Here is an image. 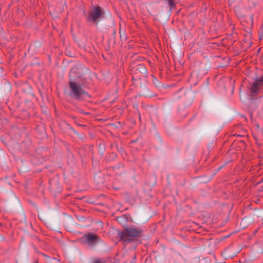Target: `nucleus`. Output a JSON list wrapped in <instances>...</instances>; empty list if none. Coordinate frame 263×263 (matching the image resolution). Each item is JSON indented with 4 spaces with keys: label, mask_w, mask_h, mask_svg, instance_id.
<instances>
[{
    "label": "nucleus",
    "mask_w": 263,
    "mask_h": 263,
    "mask_svg": "<svg viewBox=\"0 0 263 263\" xmlns=\"http://www.w3.org/2000/svg\"><path fill=\"white\" fill-rule=\"evenodd\" d=\"M68 85L70 88L69 96L77 100H82L85 97H90L83 89L86 79L82 78L77 72L70 71L69 74Z\"/></svg>",
    "instance_id": "f257e3e1"
},
{
    "label": "nucleus",
    "mask_w": 263,
    "mask_h": 263,
    "mask_svg": "<svg viewBox=\"0 0 263 263\" xmlns=\"http://www.w3.org/2000/svg\"><path fill=\"white\" fill-rule=\"evenodd\" d=\"M142 229L132 226L124 228L122 231L118 230L117 235L120 240L125 243H129L134 240V238L142 237Z\"/></svg>",
    "instance_id": "f03ea898"
},
{
    "label": "nucleus",
    "mask_w": 263,
    "mask_h": 263,
    "mask_svg": "<svg viewBox=\"0 0 263 263\" xmlns=\"http://www.w3.org/2000/svg\"><path fill=\"white\" fill-rule=\"evenodd\" d=\"M104 14V12L100 6L95 7L89 13L87 20L88 22L97 24L100 19L103 17Z\"/></svg>",
    "instance_id": "7ed1b4c3"
},
{
    "label": "nucleus",
    "mask_w": 263,
    "mask_h": 263,
    "mask_svg": "<svg viewBox=\"0 0 263 263\" xmlns=\"http://www.w3.org/2000/svg\"><path fill=\"white\" fill-rule=\"evenodd\" d=\"M248 88L254 96L263 93V75L256 78L254 82L250 83Z\"/></svg>",
    "instance_id": "20e7f679"
},
{
    "label": "nucleus",
    "mask_w": 263,
    "mask_h": 263,
    "mask_svg": "<svg viewBox=\"0 0 263 263\" xmlns=\"http://www.w3.org/2000/svg\"><path fill=\"white\" fill-rule=\"evenodd\" d=\"M133 74L132 80H141L142 77L147 76V70L146 67L143 64H139L132 69Z\"/></svg>",
    "instance_id": "39448f33"
},
{
    "label": "nucleus",
    "mask_w": 263,
    "mask_h": 263,
    "mask_svg": "<svg viewBox=\"0 0 263 263\" xmlns=\"http://www.w3.org/2000/svg\"><path fill=\"white\" fill-rule=\"evenodd\" d=\"M83 243L89 246H93L100 241V238L97 235L92 233H88L84 235L81 238Z\"/></svg>",
    "instance_id": "423d86ee"
},
{
    "label": "nucleus",
    "mask_w": 263,
    "mask_h": 263,
    "mask_svg": "<svg viewBox=\"0 0 263 263\" xmlns=\"http://www.w3.org/2000/svg\"><path fill=\"white\" fill-rule=\"evenodd\" d=\"M128 218L129 216L128 215L123 214L120 216L117 217L116 218V220L119 223L123 224H125L128 221Z\"/></svg>",
    "instance_id": "0eeeda50"
},
{
    "label": "nucleus",
    "mask_w": 263,
    "mask_h": 263,
    "mask_svg": "<svg viewBox=\"0 0 263 263\" xmlns=\"http://www.w3.org/2000/svg\"><path fill=\"white\" fill-rule=\"evenodd\" d=\"M109 258H95L93 263H106L109 261Z\"/></svg>",
    "instance_id": "6e6552de"
},
{
    "label": "nucleus",
    "mask_w": 263,
    "mask_h": 263,
    "mask_svg": "<svg viewBox=\"0 0 263 263\" xmlns=\"http://www.w3.org/2000/svg\"><path fill=\"white\" fill-rule=\"evenodd\" d=\"M165 2H167L169 5L170 10L174 9L176 6V3L174 0H164Z\"/></svg>",
    "instance_id": "1a4fd4ad"
},
{
    "label": "nucleus",
    "mask_w": 263,
    "mask_h": 263,
    "mask_svg": "<svg viewBox=\"0 0 263 263\" xmlns=\"http://www.w3.org/2000/svg\"><path fill=\"white\" fill-rule=\"evenodd\" d=\"M152 79L154 84L156 86L158 87L160 84L159 81L157 80L156 77L154 75H151Z\"/></svg>",
    "instance_id": "9d476101"
},
{
    "label": "nucleus",
    "mask_w": 263,
    "mask_h": 263,
    "mask_svg": "<svg viewBox=\"0 0 263 263\" xmlns=\"http://www.w3.org/2000/svg\"><path fill=\"white\" fill-rule=\"evenodd\" d=\"M78 111H79L80 113H81V114H84V115H87V114H89L88 112H86L84 111L82 109H80V108L78 109Z\"/></svg>",
    "instance_id": "9b49d317"
},
{
    "label": "nucleus",
    "mask_w": 263,
    "mask_h": 263,
    "mask_svg": "<svg viewBox=\"0 0 263 263\" xmlns=\"http://www.w3.org/2000/svg\"><path fill=\"white\" fill-rule=\"evenodd\" d=\"M33 248L35 250V251L37 253H40L39 251H38V250L37 249V248H36L35 246H33Z\"/></svg>",
    "instance_id": "f8f14e48"
},
{
    "label": "nucleus",
    "mask_w": 263,
    "mask_h": 263,
    "mask_svg": "<svg viewBox=\"0 0 263 263\" xmlns=\"http://www.w3.org/2000/svg\"><path fill=\"white\" fill-rule=\"evenodd\" d=\"M42 254L43 256H44V257H45L46 258H50L49 256H48V255H46L45 254L42 253Z\"/></svg>",
    "instance_id": "ddd939ff"
},
{
    "label": "nucleus",
    "mask_w": 263,
    "mask_h": 263,
    "mask_svg": "<svg viewBox=\"0 0 263 263\" xmlns=\"http://www.w3.org/2000/svg\"><path fill=\"white\" fill-rule=\"evenodd\" d=\"M34 263H39L38 260H36Z\"/></svg>",
    "instance_id": "4468645a"
},
{
    "label": "nucleus",
    "mask_w": 263,
    "mask_h": 263,
    "mask_svg": "<svg viewBox=\"0 0 263 263\" xmlns=\"http://www.w3.org/2000/svg\"><path fill=\"white\" fill-rule=\"evenodd\" d=\"M115 33H116V31H115V30H114V31H113V34H115Z\"/></svg>",
    "instance_id": "2eb2a0df"
},
{
    "label": "nucleus",
    "mask_w": 263,
    "mask_h": 263,
    "mask_svg": "<svg viewBox=\"0 0 263 263\" xmlns=\"http://www.w3.org/2000/svg\"><path fill=\"white\" fill-rule=\"evenodd\" d=\"M263 181V178L260 181L259 183L262 182Z\"/></svg>",
    "instance_id": "dca6fc26"
},
{
    "label": "nucleus",
    "mask_w": 263,
    "mask_h": 263,
    "mask_svg": "<svg viewBox=\"0 0 263 263\" xmlns=\"http://www.w3.org/2000/svg\"><path fill=\"white\" fill-rule=\"evenodd\" d=\"M115 146L117 148H118V146H117V144H115Z\"/></svg>",
    "instance_id": "f3484780"
},
{
    "label": "nucleus",
    "mask_w": 263,
    "mask_h": 263,
    "mask_svg": "<svg viewBox=\"0 0 263 263\" xmlns=\"http://www.w3.org/2000/svg\"><path fill=\"white\" fill-rule=\"evenodd\" d=\"M114 146L113 144L111 145V147H112Z\"/></svg>",
    "instance_id": "a211bd4d"
}]
</instances>
